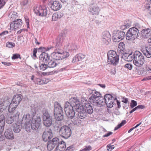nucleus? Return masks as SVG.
I'll return each instance as SVG.
<instances>
[{
	"label": "nucleus",
	"mask_w": 151,
	"mask_h": 151,
	"mask_svg": "<svg viewBox=\"0 0 151 151\" xmlns=\"http://www.w3.org/2000/svg\"><path fill=\"white\" fill-rule=\"evenodd\" d=\"M5 4V3L3 0H0V8L2 7Z\"/></svg>",
	"instance_id": "680f3d73"
},
{
	"label": "nucleus",
	"mask_w": 151,
	"mask_h": 151,
	"mask_svg": "<svg viewBox=\"0 0 151 151\" xmlns=\"http://www.w3.org/2000/svg\"><path fill=\"white\" fill-rule=\"evenodd\" d=\"M5 124V117L4 115L0 116V126L4 127Z\"/></svg>",
	"instance_id": "e433bc0d"
},
{
	"label": "nucleus",
	"mask_w": 151,
	"mask_h": 151,
	"mask_svg": "<svg viewBox=\"0 0 151 151\" xmlns=\"http://www.w3.org/2000/svg\"><path fill=\"white\" fill-rule=\"evenodd\" d=\"M37 50L36 49H34L33 52V56L35 57L36 56V53L37 52Z\"/></svg>",
	"instance_id": "338daca9"
},
{
	"label": "nucleus",
	"mask_w": 151,
	"mask_h": 151,
	"mask_svg": "<svg viewBox=\"0 0 151 151\" xmlns=\"http://www.w3.org/2000/svg\"><path fill=\"white\" fill-rule=\"evenodd\" d=\"M57 65L56 63L54 60H51L48 63V66L49 68H53Z\"/></svg>",
	"instance_id": "4c0bfd02"
},
{
	"label": "nucleus",
	"mask_w": 151,
	"mask_h": 151,
	"mask_svg": "<svg viewBox=\"0 0 151 151\" xmlns=\"http://www.w3.org/2000/svg\"><path fill=\"white\" fill-rule=\"evenodd\" d=\"M73 106L68 102H66L65 104L64 110L65 113L69 118L72 119L75 115V112Z\"/></svg>",
	"instance_id": "1a4fd4ad"
},
{
	"label": "nucleus",
	"mask_w": 151,
	"mask_h": 151,
	"mask_svg": "<svg viewBox=\"0 0 151 151\" xmlns=\"http://www.w3.org/2000/svg\"><path fill=\"white\" fill-rule=\"evenodd\" d=\"M92 149V147L90 146H88L80 151H89Z\"/></svg>",
	"instance_id": "8fccbe9b"
},
{
	"label": "nucleus",
	"mask_w": 151,
	"mask_h": 151,
	"mask_svg": "<svg viewBox=\"0 0 151 151\" xmlns=\"http://www.w3.org/2000/svg\"><path fill=\"white\" fill-rule=\"evenodd\" d=\"M22 96L21 94L16 95L13 96L8 108L9 112L12 113L15 110L22 100Z\"/></svg>",
	"instance_id": "423d86ee"
},
{
	"label": "nucleus",
	"mask_w": 151,
	"mask_h": 151,
	"mask_svg": "<svg viewBox=\"0 0 151 151\" xmlns=\"http://www.w3.org/2000/svg\"><path fill=\"white\" fill-rule=\"evenodd\" d=\"M141 124V122H140L139 123V124H137L135 127H133V128H131V129H130L128 131V133H130L135 128H136L137 127H138Z\"/></svg>",
	"instance_id": "4d7b16f0"
},
{
	"label": "nucleus",
	"mask_w": 151,
	"mask_h": 151,
	"mask_svg": "<svg viewBox=\"0 0 151 151\" xmlns=\"http://www.w3.org/2000/svg\"><path fill=\"white\" fill-rule=\"evenodd\" d=\"M146 70L150 73H151V67H146Z\"/></svg>",
	"instance_id": "774afa93"
},
{
	"label": "nucleus",
	"mask_w": 151,
	"mask_h": 151,
	"mask_svg": "<svg viewBox=\"0 0 151 151\" xmlns=\"http://www.w3.org/2000/svg\"><path fill=\"white\" fill-rule=\"evenodd\" d=\"M142 52L147 58H150L151 57V47H146L145 49L143 50Z\"/></svg>",
	"instance_id": "c756f323"
},
{
	"label": "nucleus",
	"mask_w": 151,
	"mask_h": 151,
	"mask_svg": "<svg viewBox=\"0 0 151 151\" xmlns=\"http://www.w3.org/2000/svg\"><path fill=\"white\" fill-rule=\"evenodd\" d=\"M115 147L114 145H108L107 146V150L108 151H111L112 149L114 148Z\"/></svg>",
	"instance_id": "864d4df0"
},
{
	"label": "nucleus",
	"mask_w": 151,
	"mask_h": 151,
	"mask_svg": "<svg viewBox=\"0 0 151 151\" xmlns=\"http://www.w3.org/2000/svg\"><path fill=\"white\" fill-rule=\"evenodd\" d=\"M112 134V132H109L107 134L103 135V137H107Z\"/></svg>",
	"instance_id": "69168bd1"
},
{
	"label": "nucleus",
	"mask_w": 151,
	"mask_h": 151,
	"mask_svg": "<svg viewBox=\"0 0 151 151\" xmlns=\"http://www.w3.org/2000/svg\"><path fill=\"white\" fill-rule=\"evenodd\" d=\"M19 113L18 111L16 113L13 112L12 114H8L6 117V122L9 124H10L14 122H16L19 119Z\"/></svg>",
	"instance_id": "9d476101"
},
{
	"label": "nucleus",
	"mask_w": 151,
	"mask_h": 151,
	"mask_svg": "<svg viewBox=\"0 0 151 151\" xmlns=\"http://www.w3.org/2000/svg\"><path fill=\"white\" fill-rule=\"evenodd\" d=\"M104 100L105 104H106L107 107L109 108L113 107L114 101H116L112 96L109 94H107L104 96Z\"/></svg>",
	"instance_id": "2eb2a0df"
},
{
	"label": "nucleus",
	"mask_w": 151,
	"mask_h": 151,
	"mask_svg": "<svg viewBox=\"0 0 151 151\" xmlns=\"http://www.w3.org/2000/svg\"><path fill=\"white\" fill-rule=\"evenodd\" d=\"M69 55V53L66 51L61 52L60 50V56L61 60L68 57Z\"/></svg>",
	"instance_id": "58836bf2"
},
{
	"label": "nucleus",
	"mask_w": 151,
	"mask_h": 151,
	"mask_svg": "<svg viewBox=\"0 0 151 151\" xmlns=\"http://www.w3.org/2000/svg\"><path fill=\"white\" fill-rule=\"evenodd\" d=\"M39 58L43 62L46 63L50 60V56L47 53L43 52L40 55Z\"/></svg>",
	"instance_id": "4be33fe9"
},
{
	"label": "nucleus",
	"mask_w": 151,
	"mask_h": 151,
	"mask_svg": "<svg viewBox=\"0 0 151 151\" xmlns=\"http://www.w3.org/2000/svg\"><path fill=\"white\" fill-rule=\"evenodd\" d=\"M10 101L8 99H4L1 101L0 104V112H3L9 105Z\"/></svg>",
	"instance_id": "412c9836"
},
{
	"label": "nucleus",
	"mask_w": 151,
	"mask_h": 151,
	"mask_svg": "<svg viewBox=\"0 0 151 151\" xmlns=\"http://www.w3.org/2000/svg\"><path fill=\"white\" fill-rule=\"evenodd\" d=\"M43 121L44 124L46 127H49L52 124V119L46 110L43 111Z\"/></svg>",
	"instance_id": "9b49d317"
},
{
	"label": "nucleus",
	"mask_w": 151,
	"mask_h": 151,
	"mask_svg": "<svg viewBox=\"0 0 151 151\" xmlns=\"http://www.w3.org/2000/svg\"><path fill=\"white\" fill-rule=\"evenodd\" d=\"M126 123V121L125 120L122 121V122L119 124H118L117 126L116 127L114 128V130H116L118 129L119 128L121 127L124 124Z\"/></svg>",
	"instance_id": "a18cd8bd"
},
{
	"label": "nucleus",
	"mask_w": 151,
	"mask_h": 151,
	"mask_svg": "<svg viewBox=\"0 0 151 151\" xmlns=\"http://www.w3.org/2000/svg\"><path fill=\"white\" fill-rule=\"evenodd\" d=\"M55 145L50 140L47 143V147L48 150L49 151H51L55 147Z\"/></svg>",
	"instance_id": "c9c22d12"
},
{
	"label": "nucleus",
	"mask_w": 151,
	"mask_h": 151,
	"mask_svg": "<svg viewBox=\"0 0 151 151\" xmlns=\"http://www.w3.org/2000/svg\"><path fill=\"white\" fill-rule=\"evenodd\" d=\"M124 44L122 42H121L118 45V51L119 52L122 53L125 49Z\"/></svg>",
	"instance_id": "f704fd0d"
},
{
	"label": "nucleus",
	"mask_w": 151,
	"mask_h": 151,
	"mask_svg": "<svg viewBox=\"0 0 151 151\" xmlns=\"http://www.w3.org/2000/svg\"><path fill=\"white\" fill-rule=\"evenodd\" d=\"M52 142V143H53L54 145L56 146L59 143V139L57 137L53 138L52 139L50 140Z\"/></svg>",
	"instance_id": "a19ab883"
},
{
	"label": "nucleus",
	"mask_w": 151,
	"mask_h": 151,
	"mask_svg": "<svg viewBox=\"0 0 151 151\" xmlns=\"http://www.w3.org/2000/svg\"><path fill=\"white\" fill-rule=\"evenodd\" d=\"M108 61L109 63L116 65L119 62V58L116 52L113 50L109 51L107 53Z\"/></svg>",
	"instance_id": "6e6552de"
},
{
	"label": "nucleus",
	"mask_w": 151,
	"mask_h": 151,
	"mask_svg": "<svg viewBox=\"0 0 151 151\" xmlns=\"http://www.w3.org/2000/svg\"><path fill=\"white\" fill-rule=\"evenodd\" d=\"M42 12V17L46 16L48 13L47 8L45 7H43Z\"/></svg>",
	"instance_id": "49530a36"
},
{
	"label": "nucleus",
	"mask_w": 151,
	"mask_h": 151,
	"mask_svg": "<svg viewBox=\"0 0 151 151\" xmlns=\"http://www.w3.org/2000/svg\"><path fill=\"white\" fill-rule=\"evenodd\" d=\"M134 64L137 66L141 67L142 66L145 62V57L142 53L138 51L134 52Z\"/></svg>",
	"instance_id": "20e7f679"
},
{
	"label": "nucleus",
	"mask_w": 151,
	"mask_h": 151,
	"mask_svg": "<svg viewBox=\"0 0 151 151\" xmlns=\"http://www.w3.org/2000/svg\"><path fill=\"white\" fill-rule=\"evenodd\" d=\"M76 55L78 58V60L79 61L82 60L85 57V55L82 54L80 53Z\"/></svg>",
	"instance_id": "c03bdc74"
},
{
	"label": "nucleus",
	"mask_w": 151,
	"mask_h": 151,
	"mask_svg": "<svg viewBox=\"0 0 151 151\" xmlns=\"http://www.w3.org/2000/svg\"><path fill=\"white\" fill-rule=\"evenodd\" d=\"M100 9L97 6L91 7L89 9V11L93 15H98Z\"/></svg>",
	"instance_id": "bb28decb"
},
{
	"label": "nucleus",
	"mask_w": 151,
	"mask_h": 151,
	"mask_svg": "<svg viewBox=\"0 0 151 151\" xmlns=\"http://www.w3.org/2000/svg\"><path fill=\"white\" fill-rule=\"evenodd\" d=\"M73 104L74 108L76 110L77 113L76 114L77 117L80 119H83L86 116V112L84 110V107L82 104H80L78 101L74 100Z\"/></svg>",
	"instance_id": "7ed1b4c3"
},
{
	"label": "nucleus",
	"mask_w": 151,
	"mask_h": 151,
	"mask_svg": "<svg viewBox=\"0 0 151 151\" xmlns=\"http://www.w3.org/2000/svg\"><path fill=\"white\" fill-rule=\"evenodd\" d=\"M34 11L36 15L42 17L43 7L40 6H37L34 9Z\"/></svg>",
	"instance_id": "7c9ffc66"
},
{
	"label": "nucleus",
	"mask_w": 151,
	"mask_h": 151,
	"mask_svg": "<svg viewBox=\"0 0 151 151\" xmlns=\"http://www.w3.org/2000/svg\"><path fill=\"white\" fill-rule=\"evenodd\" d=\"M17 13L15 12H11L10 14L9 15L10 16V17L11 18L15 19L17 17Z\"/></svg>",
	"instance_id": "37998d69"
},
{
	"label": "nucleus",
	"mask_w": 151,
	"mask_h": 151,
	"mask_svg": "<svg viewBox=\"0 0 151 151\" xmlns=\"http://www.w3.org/2000/svg\"><path fill=\"white\" fill-rule=\"evenodd\" d=\"M18 58H21L20 55L18 54H14L12 57V58L13 60H15Z\"/></svg>",
	"instance_id": "de8ad7c7"
},
{
	"label": "nucleus",
	"mask_w": 151,
	"mask_h": 151,
	"mask_svg": "<svg viewBox=\"0 0 151 151\" xmlns=\"http://www.w3.org/2000/svg\"><path fill=\"white\" fill-rule=\"evenodd\" d=\"M85 104L84 110L85 112L89 114H92L93 112V110L90 104L87 103Z\"/></svg>",
	"instance_id": "5701e85b"
},
{
	"label": "nucleus",
	"mask_w": 151,
	"mask_h": 151,
	"mask_svg": "<svg viewBox=\"0 0 151 151\" xmlns=\"http://www.w3.org/2000/svg\"><path fill=\"white\" fill-rule=\"evenodd\" d=\"M125 32L122 31H117L113 34L112 39L115 42H119L123 40L124 37Z\"/></svg>",
	"instance_id": "4468645a"
},
{
	"label": "nucleus",
	"mask_w": 151,
	"mask_h": 151,
	"mask_svg": "<svg viewBox=\"0 0 151 151\" xmlns=\"http://www.w3.org/2000/svg\"><path fill=\"white\" fill-rule=\"evenodd\" d=\"M22 24V22L21 19H17L13 22L10 24V28L13 29H16L20 28Z\"/></svg>",
	"instance_id": "f3484780"
},
{
	"label": "nucleus",
	"mask_w": 151,
	"mask_h": 151,
	"mask_svg": "<svg viewBox=\"0 0 151 151\" xmlns=\"http://www.w3.org/2000/svg\"><path fill=\"white\" fill-rule=\"evenodd\" d=\"M122 57L125 61H131L134 59V57L132 54H125Z\"/></svg>",
	"instance_id": "473e14b6"
},
{
	"label": "nucleus",
	"mask_w": 151,
	"mask_h": 151,
	"mask_svg": "<svg viewBox=\"0 0 151 151\" xmlns=\"http://www.w3.org/2000/svg\"><path fill=\"white\" fill-rule=\"evenodd\" d=\"M25 21L26 23L27 24V28H29V19L27 17H25Z\"/></svg>",
	"instance_id": "bf43d9fd"
},
{
	"label": "nucleus",
	"mask_w": 151,
	"mask_h": 151,
	"mask_svg": "<svg viewBox=\"0 0 151 151\" xmlns=\"http://www.w3.org/2000/svg\"><path fill=\"white\" fill-rule=\"evenodd\" d=\"M54 116L56 120L60 121L63 118V108L58 102H55L54 106Z\"/></svg>",
	"instance_id": "39448f33"
},
{
	"label": "nucleus",
	"mask_w": 151,
	"mask_h": 151,
	"mask_svg": "<svg viewBox=\"0 0 151 151\" xmlns=\"http://www.w3.org/2000/svg\"><path fill=\"white\" fill-rule=\"evenodd\" d=\"M141 34L144 37L149 38L151 37V30L149 29H143L141 31Z\"/></svg>",
	"instance_id": "393cba45"
},
{
	"label": "nucleus",
	"mask_w": 151,
	"mask_h": 151,
	"mask_svg": "<svg viewBox=\"0 0 151 151\" xmlns=\"http://www.w3.org/2000/svg\"><path fill=\"white\" fill-rule=\"evenodd\" d=\"M124 67L128 69L129 70H131L132 68V65L129 64H127L124 65Z\"/></svg>",
	"instance_id": "5fc2aeb1"
},
{
	"label": "nucleus",
	"mask_w": 151,
	"mask_h": 151,
	"mask_svg": "<svg viewBox=\"0 0 151 151\" xmlns=\"http://www.w3.org/2000/svg\"><path fill=\"white\" fill-rule=\"evenodd\" d=\"M61 14L60 13H54L52 15V21H55L57 20L58 18H60L61 17Z\"/></svg>",
	"instance_id": "ea45409f"
},
{
	"label": "nucleus",
	"mask_w": 151,
	"mask_h": 151,
	"mask_svg": "<svg viewBox=\"0 0 151 151\" xmlns=\"http://www.w3.org/2000/svg\"><path fill=\"white\" fill-rule=\"evenodd\" d=\"M89 91L92 94L89 98L90 102L94 105H103L105 104L104 99L101 96L100 93L95 90L89 89Z\"/></svg>",
	"instance_id": "f257e3e1"
},
{
	"label": "nucleus",
	"mask_w": 151,
	"mask_h": 151,
	"mask_svg": "<svg viewBox=\"0 0 151 151\" xmlns=\"http://www.w3.org/2000/svg\"><path fill=\"white\" fill-rule=\"evenodd\" d=\"M40 69L42 70H44L47 68V65L45 64H42L40 66Z\"/></svg>",
	"instance_id": "3c124183"
},
{
	"label": "nucleus",
	"mask_w": 151,
	"mask_h": 151,
	"mask_svg": "<svg viewBox=\"0 0 151 151\" xmlns=\"http://www.w3.org/2000/svg\"><path fill=\"white\" fill-rule=\"evenodd\" d=\"M66 148L65 144L63 141L58 143L55 149V151H64Z\"/></svg>",
	"instance_id": "b1692460"
},
{
	"label": "nucleus",
	"mask_w": 151,
	"mask_h": 151,
	"mask_svg": "<svg viewBox=\"0 0 151 151\" xmlns=\"http://www.w3.org/2000/svg\"><path fill=\"white\" fill-rule=\"evenodd\" d=\"M146 8L151 11V1H149L146 5Z\"/></svg>",
	"instance_id": "603ef678"
},
{
	"label": "nucleus",
	"mask_w": 151,
	"mask_h": 151,
	"mask_svg": "<svg viewBox=\"0 0 151 151\" xmlns=\"http://www.w3.org/2000/svg\"><path fill=\"white\" fill-rule=\"evenodd\" d=\"M60 55V50L59 48L55 47L54 52L51 54V57L54 59L56 60L61 59Z\"/></svg>",
	"instance_id": "6ab92c4d"
},
{
	"label": "nucleus",
	"mask_w": 151,
	"mask_h": 151,
	"mask_svg": "<svg viewBox=\"0 0 151 151\" xmlns=\"http://www.w3.org/2000/svg\"><path fill=\"white\" fill-rule=\"evenodd\" d=\"M7 47L9 48H12L15 46V44L13 42H7L6 44Z\"/></svg>",
	"instance_id": "79ce46f5"
},
{
	"label": "nucleus",
	"mask_w": 151,
	"mask_h": 151,
	"mask_svg": "<svg viewBox=\"0 0 151 151\" xmlns=\"http://www.w3.org/2000/svg\"><path fill=\"white\" fill-rule=\"evenodd\" d=\"M102 40L104 44L107 45L111 41V36L108 31H106L104 32L102 35Z\"/></svg>",
	"instance_id": "dca6fc26"
},
{
	"label": "nucleus",
	"mask_w": 151,
	"mask_h": 151,
	"mask_svg": "<svg viewBox=\"0 0 151 151\" xmlns=\"http://www.w3.org/2000/svg\"><path fill=\"white\" fill-rule=\"evenodd\" d=\"M122 101L125 104L128 103V100L127 98L123 97L122 99Z\"/></svg>",
	"instance_id": "052dcab7"
},
{
	"label": "nucleus",
	"mask_w": 151,
	"mask_h": 151,
	"mask_svg": "<svg viewBox=\"0 0 151 151\" xmlns=\"http://www.w3.org/2000/svg\"><path fill=\"white\" fill-rule=\"evenodd\" d=\"M52 136V130L49 129L45 131L42 135L43 140L45 142H47L51 138Z\"/></svg>",
	"instance_id": "a211bd4d"
},
{
	"label": "nucleus",
	"mask_w": 151,
	"mask_h": 151,
	"mask_svg": "<svg viewBox=\"0 0 151 151\" xmlns=\"http://www.w3.org/2000/svg\"><path fill=\"white\" fill-rule=\"evenodd\" d=\"M21 121L18 120L16 122H15L13 124L14 128V131L15 132L18 133L19 132L22 128Z\"/></svg>",
	"instance_id": "aec40b11"
},
{
	"label": "nucleus",
	"mask_w": 151,
	"mask_h": 151,
	"mask_svg": "<svg viewBox=\"0 0 151 151\" xmlns=\"http://www.w3.org/2000/svg\"><path fill=\"white\" fill-rule=\"evenodd\" d=\"M60 135L65 138H68L71 134V130L70 128L67 126L62 127L59 131Z\"/></svg>",
	"instance_id": "ddd939ff"
},
{
	"label": "nucleus",
	"mask_w": 151,
	"mask_h": 151,
	"mask_svg": "<svg viewBox=\"0 0 151 151\" xmlns=\"http://www.w3.org/2000/svg\"><path fill=\"white\" fill-rule=\"evenodd\" d=\"M37 84H42L45 83L44 82V80L40 79H38L37 80Z\"/></svg>",
	"instance_id": "6e6d98bb"
},
{
	"label": "nucleus",
	"mask_w": 151,
	"mask_h": 151,
	"mask_svg": "<svg viewBox=\"0 0 151 151\" xmlns=\"http://www.w3.org/2000/svg\"><path fill=\"white\" fill-rule=\"evenodd\" d=\"M65 36L63 35H60L57 38L56 40V46H61L64 39Z\"/></svg>",
	"instance_id": "2f4dec72"
},
{
	"label": "nucleus",
	"mask_w": 151,
	"mask_h": 151,
	"mask_svg": "<svg viewBox=\"0 0 151 151\" xmlns=\"http://www.w3.org/2000/svg\"><path fill=\"white\" fill-rule=\"evenodd\" d=\"M64 49L72 51L76 50L77 49L76 45L73 44H70L69 43L66 44L64 47Z\"/></svg>",
	"instance_id": "cd10ccee"
},
{
	"label": "nucleus",
	"mask_w": 151,
	"mask_h": 151,
	"mask_svg": "<svg viewBox=\"0 0 151 151\" xmlns=\"http://www.w3.org/2000/svg\"><path fill=\"white\" fill-rule=\"evenodd\" d=\"M78 61H79V60H78V57L77 55H76L73 58L72 62L73 63H75L76 62Z\"/></svg>",
	"instance_id": "13d9d810"
},
{
	"label": "nucleus",
	"mask_w": 151,
	"mask_h": 151,
	"mask_svg": "<svg viewBox=\"0 0 151 151\" xmlns=\"http://www.w3.org/2000/svg\"><path fill=\"white\" fill-rule=\"evenodd\" d=\"M4 135L7 139H14L13 134L10 129H6L4 133Z\"/></svg>",
	"instance_id": "a878e982"
},
{
	"label": "nucleus",
	"mask_w": 151,
	"mask_h": 151,
	"mask_svg": "<svg viewBox=\"0 0 151 151\" xmlns=\"http://www.w3.org/2000/svg\"><path fill=\"white\" fill-rule=\"evenodd\" d=\"M2 63L4 64L5 65H7V66H9L11 65V64L9 62H2Z\"/></svg>",
	"instance_id": "0e129e2a"
},
{
	"label": "nucleus",
	"mask_w": 151,
	"mask_h": 151,
	"mask_svg": "<svg viewBox=\"0 0 151 151\" xmlns=\"http://www.w3.org/2000/svg\"><path fill=\"white\" fill-rule=\"evenodd\" d=\"M73 123L75 125L77 126H80L81 123V121L79 118L76 116L74 118L71 120Z\"/></svg>",
	"instance_id": "72a5a7b5"
},
{
	"label": "nucleus",
	"mask_w": 151,
	"mask_h": 151,
	"mask_svg": "<svg viewBox=\"0 0 151 151\" xmlns=\"http://www.w3.org/2000/svg\"><path fill=\"white\" fill-rule=\"evenodd\" d=\"M41 122V119L39 116L33 117L30 124V131L31 129L35 130L38 129L40 126Z\"/></svg>",
	"instance_id": "f8f14e48"
},
{
	"label": "nucleus",
	"mask_w": 151,
	"mask_h": 151,
	"mask_svg": "<svg viewBox=\"0 0 151 151\" xmlns=\"http://www.w3.org/2000/svg\"><path fill=\"white\" fill-rule=\"evenodd\" d=\"M139 33V30L138 28L134 27L130 28L126 33V39L128 40H134L138 37Z\"/></svg>",
	"instance_id": "0eeeda50"
},
{
	"label": "nucleus",
	"mask_w": 151,
	"mask_h": 151,
	"mask_svg": "<svg viewBox=\"0 0 151 151\" xmlns=\"http://www.w3.org/2000/svg\"><path fill=\"white\" fill-rule=\"evenodd\" d=\"M36 112L34 111L33 113L25 114L23 116L22 119V121L24 123V127L26 130L28 132H30V120L32 119L33 117L35 116Z\"/></svg>",
	"instance_id": "f03ea898"
},
{
	"label": "nucleus",
	"mask_w": 151,
	"mask_h": 151,
	"mask_svg": "<svg viewBox=\"0 0 151 151\" xmlns=\"http://www.w3.org/2000/svg\"><path fill=\"white\" fill-rule=\"evenodd\" d=\"M137 103L136 101L134 100H132L130 104V106L132 108L137 105Z\"/></svg>",
	"instance_id": "09e8293b"
},
{
	"label": "nucleus",
	"mask_w": 151,
	"mask_h": 151,
	"mask_svg": "<svg viewBox=\"0 0 151 151\" xmlns=\"http://www.w3.org/2000/svg\"><path fill=\"white\" fill-rule=\"evenodd\" d=\"M28 2V0H25L24 1L21 3L22 5L23 6H25L27 4Z\"/></svg>",
	"instance_id": "e2e57ef3"
},
{
	"label": "nucleus",
	"mask_w": 151,
	"mask_h": 151,
	"mask_svg": "<svg viewBox=\"0 0 151 151\" xmlns=\"http://www.w3.org/2000/svg\"><path fill=\"white\" fill-rule=\"evenodd\" d=\"M61 6L58 1H55L53 2L52 4L51 7L52 10L54 11H57L61 8Z\"/></svg>",
	"instance_id": "c85d7f7f"
}]
</instances>
